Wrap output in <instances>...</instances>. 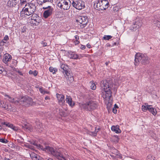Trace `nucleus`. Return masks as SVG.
<instances>
[{"mask_svg": "<svg viewBox=\"0 0 160 160\" xmlns=\"http://www.w3.org/2000/svg\"><path fill=\"white\" fill-rule=\"evenodd\" d=\"M36 6L33 3L26 4L21 12V17H25L26 15L29 16L33 14L36 10Z\"/></svg>", "mask_w": 160, "mask_h": 160, "instance_id": "1", "label": "nucleus"}, {"mask_svg": "<svg viewBox=\"0 0 160 160\" xmlns=\"http://www.w3.org/2000/svg\"><path fill=\"white\" fill-rule=\"evenodd\" d=\"M109 6V2L106 0H96L94 1V8L99 10L106 9Z\"/></svg>", "mask_w": 160, "mask_h": 160, "instance_id": "2", "label": "nucleus"}, {"mask_svg": "<svg viewBox=\"0 0 160 160\" xmlns=\"http://www.w3.org/2000/svg\"><path fill=\"white\" fill-rule=\"evenodd\" d=\"M148 58L146 54L141 53H138L135 56V65L138 66L139 62H141L142 64H145L148 62Z\"/></svg>", "mask_w": 160, "mask_h": 160, "instance_id": "3", "label": "nucleus"}, {"mask_svg": "<svg viewBox=\"0 0 160 160\" xmlns=\"http://www.w3.org/2000/svg\"><path fill=\"white\" fill-rule=\"evenodd\" d=\"M98 105L97 103L94 101H90L86 103L82 104L81 105V108L85 110L91 111L97 108Z\"/></svg>", "mask_w": 160, "mask_h": 160, "instance_id": "4", "label": "nucleus"}, {"mask_svg": "<svg viewBox=\"0 0 160 160\" xmlns=\"http://www.w3.org/2000/svg\"><path fill=\"white\" fill-rule=\"evenodd\" d=\"M57 5L58 7L64 10L69 9L71 6V1L69 0H58Z\"/></svg>", "mask_w": 160, "mask_h": 160, "instance_id": "5", "label": "nucleus"}, {"mask_svg": "<svg viewBox=\"0 0 160 160\" xmlns=\"http://www.w3.org/2000/svg\"><path fill=\"white\" fill-rule=\"evenodd\" d=\"M113 85L112 81L104 80L101 81L100 86L102 90H111Z\"/></svg>", "mask_w": 160, "mask_h": 160, "instance_id": "6", "label": "nucleus"}, {"mask_svg": "<svg viewBox=\"0 0 160 160\" xmlns=\"http://www.w3.org/2000/svg\"><path fill=\"white\" fill-rule=\"evenodd\" d=\"M76 21L81 24L80 27L81 28H84L88 22V17L83 16H78L76 19Z\"/></svg>", "mask_w": 160, "mask_h": 160, "instance_id": "7", "label": "nucleus"}, {"mask_svg": "<svg viewBox=\"0 0 160 160\" xmlns=\"http://www.w3.org/2000/svg\"><path fill=\"white\" fill-rule=\"evenodd\" d=\"M72 4L74 7L78 10L82 9L85 6L84 2L81 0L73 1Z\"/></svg>", "mask_w": 160, "mask_h": 160, "instance_id": "8", "label": "nucleus"}, {"mask_svg": "<svg viewBox=\"0 0 160 160\" xmlns=\"http://www.w3.org/2000/svg\"><path fill=\"white\" fill-rule=\"evenodd\" d=\"M44 9H47L45 10L43 14V17L46 18L50 16L52 13L53 8L50 6H48L47 7H42Z\"/></svg>", "mask_w": 160, "mask_h": 160, "instance_id": "9", "label": "nucleus"}, {"mask_svg": "<svg viewBox=\"0 0 160 160\" xmlns=\"http://www.w3.org/2000/svg\"><path fill=\"white\" fill-rule=\"evenodd\" d=\"M52 0H37V2L42 7H47L50 6V4L52 3Z\"/></svg>", "mask_w": 160, "mask_h": 160, "instance_id": "10", "label": "nucleus"}, {"mask_svg": "<svg viewBox=\"0 0 160 160\" xmlns=\"http://www.w3.org/2000/svg\"><path fill=\"white\" fill-rule=\"evenodd\" d=\"M40 22V20L39 17L36 14H33L32 16L30 22L35 25H38Z\"/></svg>", "mask_w": 160, "mask_h": 160, "instance_id": "11", "label": "nucleus"}, {"mask_svg": "<svg viewBox=\"0 0 160 160\" xmlns=\"http://www.w3.org/2000/svg\"><path fill=\"white\" fill-rule=\"evenodd\" d=\"M102 97L106 100H110L112 96V92L111 90H103Z\"/></svg>", "mask_w": 160, "mask_h": 160, "instance_id": "12", "label": "nucleus"}, {"mask_svg": "<svg viewBox=\"0 0 160 160\" xmlns=\"http://www.w3.org/2000/svg\"><path fill=\"white\" fill-rule=\"evenodd\" d=\"M56 96L59 104L61 105H62L65 102L64 96L62 94L57 93Z\"/></svg>", "mask_w": 160, "mask_h": 160, "instance_id": "13", "label": "nucleus"}, {"mask_svg": "<svg viewBox=\"0 0 160 160\" xmlns=\"http://www.w3.org/2000/svg\"><path fill=\"white\" fill-rule=\"evenodd\" d=\"M27 97H22L18 101H16L15 104L18 105L19 103L26 106Z\"/></svg>", "mask_w": 160, "mask_h": 160, "instance_id": "14", "label": "nucleus"}, {"mask_svg": "<svg viewBox=\"0 0 160 160\" xmlns=\"http://www.w3.org/2000/svg\"><path fill=\"white\" fill-rule=\"evenodd\" d=\"M18 2V0H9L7 2V5L9 8L14 7Z\"/></svg>", "mask_w": 160, "mask_h": 160, "instance_id": "15", "label": "nucleus"}, {"mask_svg": "<svg viewBox=\"0 0 160 160\" xmlns=\"http://www.w3.org/2000/svg\"><path fill=\"white\" fill-rule=\"evenodd\" d=\"M12 58V57L11 55L8 53H6L4 55V57L3 58L2 61L4 63L7 64L11 60Z\"/></svg>", "mask_w": 160, "mask_h": 160, "instance_id": "16", "label": "nucleus"}, {"mask_svg": "<svg viewBox=\"0 0 160 160\" xmlns=\"http://www.w3.org/2000/svg\"><path fill=\"white\" fill-rule=\"evenodd\" d=\"M68 66L65 64H62L61 66V71L64 74L68 76Z\"/></svg>", "mask_w": 160, "mask_h": 160, "instance_id": "17", "label": "nucleus"}, {"mask_svg": "<svg viewBox=\"0 0 160 160\" xmlns=\"http://www.w3.org/2000/svg\"><path fill=\"white\" fill-rule=\"evenodd\" d=\"M66 101L67 103L71 107H72L74 105V103L72 102V98L70 96L67 95Z\"/></svg>", "mask_w": 160, "mask_h": 160, "instance_id": "18", "label": "nucleus"}, {"mask_svg": "<svg viewBox=\"0 0 160 160\" xmlns=\"http://www.w3.org/2000/svg\"><path fill=\"white\" fill-rule=\"evenodd\" d=\"M27 99L26 106H28L29 105H32L35 104V102L33 101L32 98L27 97Z\"/></svg>", "mask_w": 160, "mask_h": 160, "instance_id": "19", "label": "nucleus"}, {"mask_svg": "<svg viewBox=\"0 0 160 160\" xmlns=\"http://www.w3.org/2000/svg\"><path fill=\"white\" fill-rule=\"evenodd\" d=\"M111 130L117 133H119L121 132V131L119 129V126L118 125L112 126L111 127Z\"/></svg>", "mask_w": 160, "mask_h": 160, "instance_id": "20", "label": "nucleus"}, {"mask_svg": "<svg viewBox=\"0 0 160 160\" xmlns=\"http://www.w3.org/2000/svg\"><path fill=\"white\" fill-rule=\"evenodd\" d=\"M149 107L148 110L149 112L152 113V114L154 115H155L157 114V111L155 108H153L152 105H149L148 106Z\"/></svg>", "mask_w": 160, "mask_h": 160, "instance_id": "21", "label": "nucleus"}, {"mask_svg": "<svg viewBox=\"0 0 160 160\" xmlns=\"http://www.w3.org/2000/svg\"><path fill=\"white\" fill-rule=\"evenodd\" d=\"M30 156L31 158L33 160H39V159L38 157V155L35 153L32 152L31 154H30Z\"/></svg>", "mask_w": 160, "mask_h": 160, "instance_id": "22", "label": "nucleus"}, {"mask_svg": "<svg viewBox=\"0 0 160 160\" xmlns=\"http://www.w3.org/2000/svg\"><path fill=\"white\" fill-rule=\"evenodd\" d=\"M137 26L138 28H139L141 27L142 25V22L141 20H137L134 23Z\"/></svg>", "mask_w": 160, "mask_h": 160, "instance_id": "23", "label": "nucleus"}, {"mask_svg": "<svg viewBox=\"0 0 160 160\" xmlns=\"http://www.w3.org/2000/svg\"><path fill=\"white\" fill-rule=\"evenodd\" d=\"M1 103L2 104V105L3 107H2L4 108L5 109L7 110V109H8V108H10V106H8L9 104H8L7 103V104L6 102H5L3 101H1Z\"/></svg>", "mask_w": 160, "mask_h": 160, "instance_id": "24", "label": "nucleus"}, {"mask_svg": "<svg viewBox=\"0 0 160 160\" xmlns=\"http://www.w3.org/2000/svg\"><path fill=\"white\" fill-rule=\"evenodd\" d=\"M5 97H7L8 98V100L10 102L12 103H13L14 104H15V102L16 101H17L16 100H15L14 98H12L11 97H10V96L5 94Z\"/></svg>", "mask_w": 160, "mask_h": 160, "instance_id": "25", "label": "nucleus"}, {"mask_svg": "<svg viewBox=\"0 0 160 160\" xmlns=\"http://www.w3.org/2000/svg\"><path fill=\"white\" fill-rule=\"evenodd\" d=\"M138 28H139L137 27V26L136 25V24H135L134 23L130 27V30L132 31H135L136 29Z\"/></svg>", "mask_w": 160, "mask_h": 160, "instance_id": "26", "label": "nucleus"}, {"mask_svg": "<svg viewBox=\"0 0 160 160\" xmlns=\"http://www.w3.org/2000/svg\"><path fill=\"white\" fill-rule=\"evenodd\" d=\"M148 106H149L147 103H145V105H142V109L143 111H145L147 110H148L149 107Z\"/></svg>", "mask_w": 160, "mask_h": 160, "instance_id": "27", "label": "nucleus"}, {"mask_svg": "<svg viewBox=\"0 0 160 160\" xmlns=\"http://www.w3.org/2000/svg\"><path fill=\"white\" fill-rule=\"evenodd\" d=\"M90 83L91 84V89L93 90H95L96 88V86L95 83H93V81H91L90 82Z\"/></svg>", "mask_w": 160, "mask_h": 160, "instance_id": "28", "label": "nucleus"}, {"mask_svg": "<svg viewBox=\"0 0 160 160\" xmlns=\"http://www.w3.org/2000/svg\"><path fill=\"white\" fill-rule=\"evenodd\" d=\"M69 57L70 58L73 59H77L78 58V56L77 54L73 53L70 54Z\"/></svg>", "mask_w": 160, "mask_h": 160, "instance_id": "29", "label": "nucleus"}, {"mask_svg": "<svg viewBox=\"0 0 160 160\" xmlns=\"http://www.w3.org/2000/svg\"><path fill=\"white\" fill-rule=\"evenodd\" d=\"M112 38V37L110 35H104L103 37V39L105 40H108L110 39H111Z\"/></svg>", "mask_w": 160, "mask_h": 160, "instance_id": "30", "label": "nucleus"}, {"mask_svg": "<svg viewBox=\"0 0 160 160\" xmlns=\"http://www.w3.org/2000/svg\"><path fill=\"white\" fill-rule=\"evenodd\" d=\"M29 73L30 74H33L34 76H36L37 75L38 72L35 70L33 71L30 70L29 71Z\"/></svg>", "mask_w": 160, "mask_h": 160, "instance_id": "31", "label": "nucleus"}, {"mask_svg": "<svg viewBox=\"0 0 160 160\" xmlns=\"http://www.w3.org/2000/svg\"><path fill=\"white\" fill-rule=\"evenodd\" d=\"M8 106H10V108H8L7 109L8 111H9L10 112L12 111V112H15L16 111L15 108H14L12 107L11 105L10 104H9Z\"/></svg>", "mask_w": 160, "mask_h": 160, "instance_id": "32", "label": "nucleus"}, {"mask_svg": "<svg viewBox=\"0 0 160 160\" xmlns=\"http://www.w3.org/2000/svg\"><path fill=\"white\" fill-rule=\"evenodd\" d=\"M49 70L50 71L52 72L53 73H55L57 71V69L56 68H54L52 67H50Z\"/></svg>", "mask_w": 160, "mask_h": 160, "instance_id": "33", "label": "nucleus"}, {"mask_svg": "<svg viewBox=\"0 0 160 160\" xmlns=\"http://www.w3.org/2000/svg\"><path fill=\"white\" fill-rule=\"evenodd\" d=\"M154 24L156 25L157 27L160 28V21L158 20H155L154 21Z\"/></svg>", "mask_w": 160, "mask_h": 160, "instance_id": "34", "label": "nucleus"}, {"mask_svg": "<svg viewBox=\"0 0 160 160\" xmlns=\"http://www.w3.org/2000/svg\"><path fill=\"white\" fill-rule=\"evenodd\" d=\"M155 157L151 155H148L147 158V160H154Z\"/></svg>", "mask_w": 160, "mask_h": 160, "instance_id": "35", "label": "nucleus"}, {"mask_svg": "<svg viewBox=\"0 0 160 160\" xmlns=\"http://www.w3.org/2000/svg\"><path fill=\"white\" fill-rule=\"evenodd\" d=\"M0 142L4 143H6L8 142V141L7 139H6L4 138H0Z\"/></svg>", "mask_w": 160, "mask_h": 160, "instance_id": "36", "label": "nucleus"}, {"mask_svg": "<svg viewBox=\"0 0 160 160\" xmlns=\"http://www.w3.org/2000/svg\"><path fill=\"white\" fill-rule=\"evenodd\" d=\"M27 3V2L25 0H21L20 4L22 6H24V4L26 5Z\"/></svg>", "mask_w": 160, "mask_h": 160, "instance_id": "37", "label": "nucleus"}, {"mask_svg": "<svg viewBox=\"0 0 160 160\" xmlns=\"http://www.w3.org/2000/svg\"><path fill=\"white\" fill-rule=\"evenodd\" d=\"M99 129H100L99 128H96L94 132H92L93 135L94 136H96L97 132L98 131Z\"/></svg>", "mask_w": 160, "mask_h": 160, "instance_id": "38", "label": "nucleus"}, {"mask_svg": "<svg viewBox=\"0 0 160 160\" xmlns=\"http://www.w3.org/2000/svg\"><path fill=\"white\" fill-rule=\"evenodd\" d=\"M11 128L15 131H17L18 130V128L17 127H15L13 125H12V127H11Z\"/></svg>", "mask_w": 160, "mask_h": 160, "instance_id": "39", "label": "nucleus"}, {"mask_svg": "<svg viewBox=\"0 0 160 160\" xmlns=\"http://www.w3.org/2000/svg\"><path fill=\"white\" fill-rule=\"evenodd\" d=\"M116 153L114 154V155H113V154L110 155V156L112 158H115L116 157V155H118V152L117 151H116Z\"/></svg>", "mask_w": 160, "mask_h": 160, "instance_id": "40", "label": "nucleus"}, {"mask_svg": "<svg viewBox=\"0 0 160 160\" xmlns=\"http://www.w3.org/2000/svg\"><path fill=\"white\" fill-rule=\"evenodd\" d=\"M9 39V38L8 35H5V37L3 39V40L4 41H7Z\"/></svg>", "mask_w": 160, "mask_h": 160, "instance_id": "41", "label": "nucleus"}, {"mask_svg": "<svg viewBox=\"0 0 160 160\" xmlns=\"http://www.w3.org/2000/svg\"><path fill=\"white\" fill-rule=\"evenodd\" d=\"M12 124L9 123H7L6 126L8 127L11 128L12 127Z\"/></svg>", "mask_w": 160, "mask_h": 160, "instance_id": "42", "label": "nucleus"}, {"mask_svg": "<svg viewBox=\"0 0 160 160\" xmlns=\"http://www.w3.org/2000/svg\"><path fill=\"white\" fill-rule=\"evenodd\" d=\"M44 90L42 88H39V91L42 94L43 93Z\"/></svg>", "mask_w": 160, "mask_h": 160, "instance_id": "43", "label": "nucleus"}, {"mask_svg": "<svg viewBox=\"0 0 160 160\" xmlns=\"http://www.w3.org/2000/svg\"><path fill=\"white\" fill-rule=\"evenodd\" d=\"M3 49L2 48H0V56H1L2 55L3 53L2 52Z\"/></svg>", "mask_w": 160, "mask_h": 160, "instance_id": "44", "label": "nucleus"}, {"mask_svg": "<svg viewBox=\"0 0 160 160\" xmlns=\"http://www.w3.org/2000/svg\"><path fill=\"white\" fill-rule=\"evenodd\" d=\"M5 45L4 44V42H3V40L1 41L0 42V46H3Z\"/></svg>", "mask_w": 160, "mask_h": 160, "instance_id": "45", "label": "nucleus"}, {"mask_svg": "<svg viewBox=\"0 0 160 160\" xmlns=\"http://www.w3.org/2000/svg\"><path fill=\"white\" fill-rule=\"evenodd\" d=\"M112 112L114 113H116L117 112V110L116 108H113L112 109Z\"/></svg>", "mask_w": 160, "mask_h": 160, "instance_id": "46", "label": "nucleus"}, {"mask_svg": "<svg viewBox=\"0 0 160 160\" xmlns=\"http://www.w3.org/2000/svg\"><path fill=\"white\" fill-rule=\"evenodd\" d=\"M42 45L43 47H45L47 45V44L46 42H42Z\"/></svg>", "mask_w": 160, "mask_h": 160, "instance_id": "47", "label": "nucleus"}, {"mask_svg": "<svg viewBox=\"0 0 160 160\" xmlns=\"http://www.w3.org/2000/svg\"><path fill=\"white\" fill-rule=\"evenodd\" d=\"M17 72L19 73V74L20 75L23 76V74L19 70H18L17 71Z\"/></svg>", "mask_w": 160, "mask_h": 160, "instance_id": "48", "label": "nucleus"}, {"mask_svg": "<svg viewBox=\"0 0 160 160\" xmlns=\"http://www.w3.org/2000/svg\"><path fill=\"white\" fill-rule=\"evenodd\" d=\"M74 42L75 45H77L79 43V42L78 40H76L74 41Z\"/></svg>", "mask_w": 160, "mask_h": 160, "instance_id": "49", "label": "nucleus"}, {"mask_svg": "<svg viewBox=\"0 0 160 160\" xmlns=\"http://www.w3.org/2000/svg\"><path fill=\"white\" fill-rule=\"evenodd\" d=\"M49 92L48 91H46L45 90H44L43 94H45L46 93V94H49Z\"/></svg>", "mask_w": 160, "mask_h": 160, "instance_id": "50", "label": "nucleus"}, {"mask_svg": "<svg viewBox=\"0 0 160 160\" xmlns=\"http://www.w3.org/2000/svg\"><path fill=\"white\" fill-rule=\"evenodd\" d=\"M75 38L76 40H78L79 39V37L78 35H76L75 36Z\"/></svg>", "mask_w": 160, "mask_h": 160, "instance_id": "51", "label": "nucleus"}, {"mask_svg": "<svg viewBox=\"0 0 160 160\" xmlns=\"http://www.w3.org/2000/svg\"><path fill=\"white\" fill-rule=\"evenodd\" d=\"M81 48L82 49H84L85 48V46L82 45L81 47Z\"/></svg>", "mask_w": 160, "mask_h": 160, "instance_id": "52", "label": "nucleus"}, {"mask_svg": "<svg viewBox=\"0 0 160 160\" xmlns=\"http://www.w3.org/2000/svg\"><path fill=\"white\" fill-rule=\"evenodd\" d=\"M45 100H48V99H50V98L49 96H47L45 97Z\"/></svg>", "mask_w": 160, "mask_h": 160, "instance_id": "53", "label": "nucleus"}, {"mask_svg": "<svg viewBox=\"0 0 160 160\" xmlns=\"http://www.w3.org/2000/svg\"><path fill=\"white\" fill-rule=\"evenodd\" d=\"M87 47L88 48H90V47H91V45L90 44H88L87 45Z\"/></svg>", "mask_w": 160, "mask_h": 160, "instance_id": "54", "label": "nucleus"}, {"mask_svg": "<svg viewBox=\"0 0 160 160\" xmlns=\"http://www.w3.org/2000/svg\"><path fill=\"white\" fill-rule=\"evenodd\" d=\"M118 108V107L117 105H116V104H115L114 105V108Z\"/></svg>", "mask_w": 160, "mask_h": 160, "instance_id": "55", "label": "nucleus"}, {"mask_svg": "<svg viewBox=\"0 0 160 160\" xmlns=\"http://www.w3.org/2000/svg\"><path fill=\"white\" fill-rule=\"evenodd\" d=\"M7 122H2V124L3 125H6V124H7Z\"/></svg>", "mask_w": 160, "mask_h": 160, "instance_id": "56", "label": "nucleus"}, {"mask_svg": "<svg viewBox=\"0 0 160 160\" xmlns=\"http://www.w3.org/2000/svg\"><path fill=\"white\" fill-rule=\"evenodd\" d=\"M1 101H0V107H3L2 105V104L1 103Z\"/></svg>", "mask_w": 160, "mask_h": 160, "instance_id": "57", "label": "nucleus"}, {"mask_svg": "<svg viewBox=\"0 0 160 160\" xmlns=\"http://www.w3.org/2000/svg\"><path fill=\"white\" fill-rule=\"evenodd\" d=\"M47 160H53V159L51 158H49L47 159Z\"/></svg>", "mask_w": 160, "mask_h": 160, "instance_id": "58", "label": "nucleus"}, {"mask_svg": "<svg viewBox=\"0 0 160 160\" xmlns=\"http://www.w3.org/2000/svg\"><path fill=\"white\" fill-rule=\"evenodd\" d=\"M4 160H10V159L8 158H5Z\"/></svg>", "mask_w": 160, "mask_h": 160, "instance_id": "59", "label": "nucleus"}, {"mask_svg": "<svg viewBox=\"0 0 160 160\" xmlns=\"http://www.w3.org/2000/svg\"><path fill=\"white\" fill-rule=\"evenodd\" d=\"M3 42H4V44L6 43V42L4 41V40L3 41Z\"/></svg>", "mask_w": 160, "mask_h": 160, "instance_id": "60", "label": "nucleus"}, {"mask_svg": "<svg viewBox=\"0 0 160 160\" xmlns=\"http://www.w3.org/2000/svg\"><path fill=\"white\" fill-rule=\"evenodd\" d=\"M2 129V127L0 125V130H1Z\"/></svg>", "mask_w": 160, "mask_h": 160, "instance_id": "61", "label": "nucleus"}, {"mask_svg": "<svg viewBox=\"0 0 160 160\" xmlns=\"http://www.w3.org/2000/svg\"><path fill=\"white\" fill-rule=\"evenodd\" d=\"M106 65H108V62H106Z\"/></svg>", "mask_w": 160, "mask_h": 160, "instance_id": "62", "label": "nucleus"}]
</instances>
